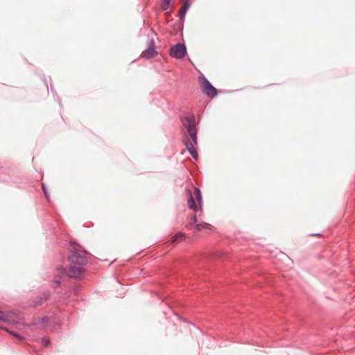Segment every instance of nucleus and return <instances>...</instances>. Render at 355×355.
I'll list each match as a JSON object with an SVG mask.
<instances>
[{"label":"nucleus","instance_id":"1","mask_svg":"<svg viewBox=\"0 0 355 355\" xmlns=\"http://www.w3.org/2000/svg\"><path fill=\"white\" fill-rule=\"evenodd\" d=\"M181 121L184 128L187 130V133L189 135L191 139L185 135L184 143L187 150L194 159L198 157L197 150L195 145L198 143L197 138V129L195 116L193 114H187L186 116L181 118Z\"/></svg>","mask_w":355,"mask_h":355},{"label":"nucleus","instance_id":"2","mask_svg":"<svg viewBox=\"0 0 355 355\" xmlns=\"http://www.w3.org/2000/svg\"><path fill=\"white\" fill-rule=\"evenodd\" d=\"M69 250L71 254L68 257V260L71 264L82 266L87 264V252L82 250L81 246L76 243H71L69 246Z\"/></svg>","mask_w":355,"mask_h":355},{"label":"nucleus","instance_id":"3","mask_svg":"<svg viewBox=\"0 0 355 355\" xmlns=\"http://www.w3.org/2000/svg\"><path fill=\"white\" fill-rule=\"evenodd\" d=\"M56 269L60 273H66L69 278L73 279L81 278L85 272L83 266L72 264L70 265L67 270H66V269L62 266H58Z\"/></svg>","mask_w":355,"mask_h":355},{"label":"nucleus","instance_id":"4","mask_svg":"<svg viewBox=\"0 0 355 355\" xmlns=\"http://www.w3.org/2000/svg\"><path fill=\"white\" fill-rule=\"evenodd\" d=\"M187 53V48L184 44L178 43L172 46L170 49L169 54L172 58L175 59L183 58Z\"/></svg>","mask_w":355,"mask_h":355},{"label":"nucleus","instance_id":"5","mask_svg":"<svg viewBox=\"0 0 355 355\" xmlns=\"http://www.w3.org/2000/svg\"><path fill=\"white\" fill-rule=\"evenodd\" d=\"M201 80L202 92L209 97H215L218 94L217 89L210 83V82L205 77H202Z\"/></svg>","mask_w":355,"mask_h":355},{"label":"nucleus","instance_id":"6","mask_svg":"<svg viewBox=\"0 0 355 355\" xmlns=\"http://www.w3.org/2000/svg\"><path fill=\"white\" fill-rule=\"evenodd\" d=\"M3 322L11 323L10 320L8 319V315L6 314L4 312L0 311V329H2L3 330H5L6 331H7L10 334L14 336L15 337H16L19 340H22L24 338L23 336H21L19 334L15 333L12 331H10L7 328L3 327L2 324H3Z\"/></svg>","mask_w":355,"mask_h":355},{"label":"nucleus","instance_id":"7","mask_svg":"<svg viewBox=\"0 0 355 355\" xmlns=\"http://www.w3.org/2000/svg\"><path fill=\"white\" fill-rule=\"evenodd\" d=\"M157 51L155 49V44L153 40H150L148 46L142 52L141 55L146 59H150L157 55Z\"/></svg>","mask_w":355,"mask_h":355},{"label":"nucleus","instance_id":"8","mask_svg":"<svg viewBox=\"0 0 355 355\" xmlns=\"http://www.w3.org/2000/svg\"><path fill=\"white\" fill-rule=\"evenodd\" d=\"M187 227H194L197 230H201L202 229H209V225L205 222L200 223H197V216L193 214L191 218L190 222L187 225Z\"/></svg>","mask_w":355,"mask_h":355},{"label":"nucleus","instance_id":"9","mask_svg":"<svg viewBox=\"0 0 355 355\" xmlns=\"http://www.w3.org/2000/svg\"><path fill=\"white\" fill-rule=\"evenodd\" d=\"M187 195L188 197V207L189 209L196 211H197V205L193 196V194L190 189H186Z\"/></svg>","mask_w":355,"mask_h":355},{"label":"nucleus","instance_id":"10","mask_svg":"<svg viewBox=\"0 0 355 355\" xmlns=\"http://www.w3.org/2000/svg\"><path fill=\"white\" fill-rule=\"evenodd\" d=\"M190 3L188 1H186L182 5V6L180 8L178 13V16L180 19L185 16L186 12H187L190 7Z\"/></svg>","mask_w":355,"mask_h":355},{"label":"nucleus","instance_id":"11","mask_svg":"<svg viewBox=\"0 0 355 355\" xmlns=\"http://www.w3.org/2000/svg\"><path fill=\"white\" fill-rule=\"evenodd\" d=\"M194 194L196 196L198 204L200 208L201 209L202 205V198L201 192H200V190L199 188H197V187L194 188Z\"/></svg>","mask_w":355,"mask_h":355},{"label":"nucleus","instance_id":"12","mask_svg":"<svg viewBox=\"0 0 355 355\" xmlns=\"http://www.w3.org/2000/svg\"><path fill=\"white\" fill-rule=\"evenodd\" d=\"M49 296V293L48 292L43 293L42 296L38 297V300L37 302H34L33 306H39V305L42 304L43 302H44L47 300Z\"/></svg>","mask_w":355,"mask_h":355},{"label":"nucleus","instance_id":"13","mask_svg":"<svg viewBox=\"0 0 355 355\" xmlns=\"http://www.w3.org/2000/svg\"><path fill=\"white\" fill-rule=\"evenodd\" d=\"M184 236V234L182 232H178L175 234L171 239V243H175L179 241H180Z\"/></svg>","mask_w":355,"mask_h":355},{"label":"nucleus","instance_id":"14","mask_svg":"<svg viewBox=\"0 0 355 355\" xmlns=\"http://www.w3.org/2000/svg\"><path fill=\"white\" fill-rule=\"evenodd\" d=\"M171 0H161L160 6L163 10H167L171 4Z\"/></svg>","mask_w":355,"mask_h":355},{"label":"nucleus","instance_id":"15","mask_svg":"<svg viewBox=\"0 0 355 355\" xmlns=\"http://www.w3.org/2000/svg\"><path fill=\"white\" fill-rule=\"evenodd\" d=\"M40 341L42 345L44 347H47L50 345V340L46 338H42Z\"/></svg>","mask_w":355,"mask_h":355},{"label":"nucleus","instance_id":"16","mask_svg":"<svg viewBox=\"0 0 355 355\" xmlns=\"http://www.w3.org/2000/svg\"><path fill=\"white\" fill-rule=\"evenodd\" d=\"M60 279L61 277H55V279L53 281V286L54 288H57L60 284Z\"/></svg>","mask_w":355,"mask_h":355},{"label":"nucleus","instance_id":"17","mask_svg":"<svg viewBox=\"0 0 355 355\" xmlns=\"http://www.w3.org/2000/svg\"><path fill=\"white\" fill-rule=\"evenodd\" d=\"M42 190H43V192L44 193V196H45L46 198L48 200H49V193H48V191L46 190V188L44 184H43V183L42 184Z\"/></svg>","mask_w":355,"mask_h":355}]
</instances>
